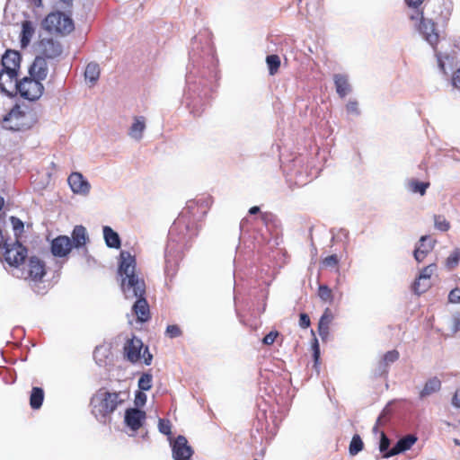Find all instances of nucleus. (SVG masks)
Returning <instances> with one entry per match:
<instances>
[{"mask_svg": "<svg viewBox=\"0 0 460 460\" xmlns=\"http://www.w3.org/2000/svg\"><path fill=\"white\" fill-rule=\"evenodd\" d=\"M119 274L121 278V289L127 299L136 298L133 311L141 323L150 319L148 303L145 298L146 285L143 279L136 273V259L129 252L121 251L119 254Z\"/></svg>", "mask_w": 460, "mask_h": 460, "instance_id": "obj_1", "label": "nucleus"}, {"mask_svg": "<svg viewBox=\"0 0 460 460\" xmlns=\"http://www.w3.org/2000/svg\"><path fill=\"white\" fill-rule=\"evenodd\" d=\"M128 394L126 392H108L105 389L99 390L92 398V411L102 421H105L117 407L121 404Z\"/></svg>", "mask_w": 460, "mask_h": 460, "instance_id": "obj_2", "label": "nucleus"}, {"mask_svg": "<svg viewBox=\"0 0 460 460\" xmlns=\"http://www.w3.org/2000/svg\"><path fill=\"white\" fill-rule=\"evenodd\" d=\"M42 27L50 33L66 36L75 30L72 18L61 12L49 13L42 21Z\"/></svg>", "mask_w": 460, "mask_h": 460, "instance_id": "obj_3", "label": "nucleus"}, {"mask_svg": "<svg viewBox=\"0 0 460 460\" xmlns=\"http://www.w3.org/2000/svg\"><path fill=\"white\" fill-rule=\"evenodd\" d=\"M4 128L9 130L20 131L30 128L31 114L15 105L4 117Z\"/></svg>", "mask_w": 460, "mask_h": 460, "instance_id": "obj_4", "label": "nucleus"}, {"mask_svg": "<svg viewBox=\"0 0 460 460\" xmlns=\"http://www.w3.org/2000/svg\"><path fill=\"white\" fill-rule=\"evenodd\" d=\"M411 20L419 21L417 29L423 36L424 40L433 48L438 42V33L436 31L435 23L431 20L425 19L421 11H414V13L410 15Z\"/></svg>", "mask_w": 460, "mask_h": 460, "instance_id": "obj_5", "label": "nucleus"}, {"mask_svg": "<svg viewBox=\"0 0 460 460\" xmlns=\"http://www.w3.org/2000/svg\"><path fill=\"white\" fill-rule=\"evenodd\" d=\"M44 92V86L41 81L33 77H24L19 82L17 93L29 101H36L40 99Z\"/></svg>", "mask_w": 460, "mask_h": 460, "instance_id": "obj_6", "label": "nucleus"}, {"mask_svg": "<svg viewBox=\"0 0 460 460\" xmlns=\"http://www.w3.org/2000/svg\"><path fill=\"white\" fill-rule=\"evenodd\" d=\"M143 349V342L141 340L132 338L128 341L124 346V352L126 358L132 363L137 362L141 358L144 359L146 365H150L152 362L153 356L148 352L147 348L145 349L143 354L141 350Z\"/></svg>", "mask_w": 460, "mask_h": 460, "instance_id": "obj_7", "label": "nucleus"}, {"mask_svg": "<svg viewBox=\"0 0 460 460\" xmlns=\"http://www.w3.org/2000/svg\"><path fill=\"white\" fill-rule=\"evenodd\" d=\"M4 248V258L10 266L17 267L23 262L27 256V249L19 243H15L12 245L5 243Z\"/></svg>", "mask_w": 460, "mask_h": 460, "instance_id": "obj_8", "label": "nucleus"}, {"mask_svg": "<svg viewBox=\"0 0 460 460\" xmlns=\"http://www.w3.org/2000/svg\"><path fill=\"white\" fill-rule=\"evenodd\" d=\"M39 56L45 59H55L61 56L62 46L53 39H42L38 43Z\"/></svg>", "mask_w": 460, "mask_h": 460, "instance_id": "obj_9", "label": "nucleus"}, {"mask_svg": "<svg viewBox=\"0 0 460 460\" xmlns=\"http://www.w3.org/2000/svg\"><path fill=\"white\" fill-rule=\"evenodd\" d=\"M437 270V265L431 263L423 268L412 285V290L417 295H421L426 292L431 286L430 278Z\"/></svg>", "mask_w": 460, "mask_h": 460, "instance_id": "obj_10", "label": "nucleus"}, {"mask_svg": "<svg viewBox=\"0 0 460 460\" xmlns=\"http://www.w3.org/2000/svg\"><path fill=\"white\" fill-rule=\"evenodd\" d=\"M171 446L173 460H190L193 455V449L184 436L179 435Z\"/></svg>", "mask_w": 460, "mask_h": 460, "instance_id": "obj_11", "label": "nucleus"}, {"mask_svg": "<svg viewBox=\"0 0 460 460\" xmlns=\"http://www.w3.org/2000/svg\"><path fill=\"white\" fill-rule=\"evenodd\" d=\"M18 73L0 71V92L6 96L17 93Z\"/></svg>", "mask_w": 460, "mask_h": 460, "instance_id": "obj_12", "label": "nucleus"}, {"mask_svg": "<svg viewBox=\"0 0 460 460\" xmlns=\"http://www.w3.org/2000/svg\"><path fill=\"white\" fill-rule=\"evenodd\" d=\"M67 182L75 194L86 196L90 192L91 184L81 172H72L67 178Z\"/></svg>", "mask_w": 460, "mask_h": 460, "instance_id": "obj_13", "label": "nucleus"}, {"mask_svg": "<svg viewBox=\"0 0 460 460\" xmlns=\"http://www.w3.org/2000/svg\"><path fill=\"white\" fill-rule=\"evenodd\" d=\"M46 275V266L44 261L37 257L29 259L26 270L25 279L33 282L40 281Z\"/></svg>", "mask_w": 460, "mask_h": 460, "instance_id": "obj_14", "label": "nucleus"}, {"mask_svg": "<svg viewBox=\"0 0 460 460\" xmlns=\"http://www.w3.org/2000/svg\"><path fill=\"white\" fill-rule=\"evenodd\" d=\"M72 249V241L69 237L60 235L51 243V252L56 257H65Z\"/></svg>", "mask_w": 460, "mask_h": 460, "instance_id": "obj_15", "label": "nucleus"}, {"mask_svg": "<svg viewBox=\"0 0 460 460\" xmlns=\"http://www.w3.org/2000/svg\"><path fill=\"white\" fill-rule=\"evenodd\" d=\"M20 61L21 57L19 52L14 50H6L4 55L2 57L1 71L18 73L20 69Z\"/></svg>", "mask_w": 460, "mask_h": 460, "instance_id": "obj_16", "label": "nucleus"}, {"mask_svg": "<svg viewBox=\"0 0 460 460\" xmlns=\"http://www.w3.org/2000/svg\"><path fill=\"white\" fill-rule=\"evenodd\" d=\"M417 437L414 435H407L402 438H400L396 444L390 449V451L384 455V458H389L403 453L411 448V447L416 443Z\"/></svg>", "mask_w": 460, "mask_h": 460, "instance_id": "obj_17", "label": "nucleus"}, {"mask_svg": "<svg viewBox=\"0 0 460 460\" xmlns=\"http://www.w3.org/2000/svg\"><path fill=\"white\" fill-rule=\"evenodd\" d=\"M146 420V412L136 409H128L125 412V423L132 430L136 431L143 425Z\"/></svg>", "mask_w": 460, "mask_h": 460, "instance_id": "obj_18", "label": "nucleus"}, {"mask_svg": "<svg viewBox=\"0 0 460 460\" xmlns=\"http://www.w3.org/2000/svg\"><path fill=\"white\" fill-rule=\"evenodd\" d=\"M49 73L46 59L37 56L30 67V75L31 77L43 81L47 78Z\"/></svg>", "mask_w": 460, "mask_h": 460, "instance_id": "obj_19", "label": "nucleus"}, {"mask_svg": "<svg viewBox=\"0 0 460 460\" xmlns=\"http://www.w3.org/2000/svg\"><path fill=\"white\" fill-rule=\"evenodd\" d=\"M146 118L144 116H136L133 119V123L128 128V135L132 139L140 141L143 138V134L146 130Z\"/></svg>", "mask_w": 460, "mask_h": 460, "instance_id": "obj_20", "label": "nucleus"}, {"mask_svg": "<svg viewBox=\"0 0 460 460\" xmlns=\"http://www.w3.org/2000/svg\"><path fill=\"white\" fill-rule=\"evenodd\" d=\"M400 354L398 350L392 349L384 354L383 358L378 363V374H387L389 366L399 359Z\"/></svg>", "mask_w": 460, "mask_h": 460, "instance_id": "obj_21", "label": "nucleus"}, {"mask_svg": "<svg viewBox=\"0 0 460 460\" xmlns=\"http://www.w3.org/2000/svg\"><path fill=\"white\" fill-rule=\"evenodd\" d=\"M429 236L423 235L420 239V244L415 248L413 252L414 259L417 262H422L427 255L432 251L433 245L429 243H426Z\"/></svg>", "mask_w": 460, "mask_h": 460, "instance_id": "obj_22", "label": "nucleus"}, {"mask_svg": "<svg viewBox=\"0 0 460 460\" xmlns=\"http://www.w3.org/2000/svg\"><path fill=\"white\" fill-rule=\"evenodd\" d=\"M35 34V26L31 21H24L22 23L21 46L26 48Z\"/></svg>", "mask_w": 460, "mask_h": 460, "instance_id": "obj_23", "label": "nucleus"}, {"mask_svg": "<svg viewBox=\"0 0 460 460\" xmlns=\"http://www.w3.org/2000/svg\"><path fill=\"white\" fill-rule=\"evenodd\" d=\"M105 243L110 248L118 249L120 247V238L111 227L105 226L102 228Z\"/></svg>", "mask_w": 460, "mask_h": 460, "instance_id": "obj_24", "label": "nucleus"}, {"mask_svg": "<svg viewBox=\"0 0 460 460\" xmlns=\"http://www.w3.org/2000/svg\"><path fill=\"white\" fill-rule=\"evenodd\" d=\"M333 79L337 93L340 97L344 98L350 92L347 76L338 74L334 75Z\"/></svg>", "mask_w": 460, "mask_h": 460, "instance_id": "obj_25", "label": "nucleus"}, {"mask_svg": "<svg viewBox=\"0 0 460 460\" xmlns=\"http://www.w3.org/2000/svg\"><path fill=\"white\" fill-rule=\"evenodd\" d=\"M101 74L100 66L97 63H89L84 70V79L89 82L91 86L94 85L99 80Z\"/></svg>", "mask_w": 460, "mask_h": 460, "instance_id": "obj_26", "label": "nucleus"}, {"mask_svg": "<svg viewBox=\"0 0 460 460\" xmlns=\"http://www.w3.org/2000/svg\"><path fill=\"white\" fill-rule=\"evenodd\" d=\"M441 388V382L438 377H432L429 379L422 390L420 392V398L423 399L438 391H439Z\"/></svg>", "mask_w": 460, "mask_h": 460, "instance_id": "obj_27", "label": "nucleus"}, {"mask_svg": "<svg viewBox=\"0 0 460 460\" xmlns=\"http://www.w3.org/2000/svg\"><path fill=\"white\" fill-rule=\"evenodd\" d=\"M72 242L76 248L85 245L87 242L86 229L83 226H76L72 233Z\"/></svg>", "mask_w": 460, "mask_h": 460, "instance_id": "obj_28", "label": "nucleus"}, {"mask_svg": "<svg viewBox=\"0 0 460 460\" xmlns=\"http://www.w3.org/2000/svg\"><path fill=\"white\" fill-rule=\"evenodd\" d=\"M44 392L40 387H33L30 396V405L32 409H39L42 405Z\"/></svg>", "mask_w": 460, "mask_h": 460, "instance_id": "obj_29", "label": "nucleus"}, {"mask_svg": "<svg viewBox=\"0 0 460 460\" xmlns=\"http://www.w3.org/2000/svg\"><path fill=\"white\" fill-rule=\"evenodd\" d=\"M429 182H422L417 180H411L408 182V189L412 193H420L423 196L426 193L427 189L429 188Z\"/></svg>", "mask_w": 460, "mask_h": 460, "instance_id": "obj_30", "label": "nucleus"}, {"mask_svg": "<svg viewBox=\"0 0 460 460\" xmlns=\"http://www.w3.org/2000/svg\"><path fill=\"white\" fill-rule=\"evenodd\" d=\"M363 441L359 435L356 434L352 437L349 443V452L350 456H356L363 449Z\"/></svg>", "mask_w": 460, "mask_h": 460, "instance_id": "obj_31", "label": "nucleus"}, {"mask_svg": "<svg viewBox=\"0 0 460 460\" xmlns=\"http://www.w3.org/2000/svg\"><path fill=\"white\" fill-rule=\"evenodd\" d=\"M266 62L268 65L270 75H273L274 74H276L280 66L279 57L277 55H270L266 58Z\"/></svg>", "mask_w": 460, "mask_h": 460, "instance_id": "obj_32", "label": "nucleus"}, {"mask_svg": "<svg viewBox=\"0 0 460 460\" xmlns=\"http://www.w3.org/2000/svg\"><path fill=\"white\" fill-rule=\"evenodd\" d=\"M153 376L149 373L143 374L138 379V388L140 391H149L152 387Z\"/></svg>", "mask_w": 460, "mask_h": 460, "instance_id": "obj_33", "label": "nucleus"}, {"mask_svg": "<svg viewBox=\"0 0 460 460\" xmlns=\"http://www.w3.org/2000/svg\"><path fill=\"white\" fill-rule=\"evenodd\" d=\"M435 228L440 232H447L450 228V223L444 216H434Z\"/></svg>", "mask_w": 460, "mask_h": 460, "instance_id": "obj_34", "label": "nucleus"}, {"mask_svg": "<svg viewBox=\"0 0 460 460\" xmlns=\"http://www.w3.org/2000/svg\"><path fill=\"white\" fill-rule=\"evenodd\" d=\"M460 261V249L456 248L447 258L446 266L448 269L456 268Z\"/></svg>", "mask_w": 460, "mask_h": 460, "instance_id": "obj_35", "label": "nucleus"}, {"mask_svg": "<svg viewBox=\"0 0 460 460\" xmlns=\"http://www.w3.org/2000/svg\"><path fill=\"white\" fill-rule=\"evenodd\" d=\"M390 439L387 438L385 432H380V441H379V451L384 455H386L390 449Z\"/></svg>", "mask_w": 460, "mask_h": 460, "instance_id": "obj_36", "label": "nucleus"}, {"mask_svg": "<svg viewBox=\"0 0 460 460\" xmlns=\"http://www.w3.org/2000/svg\"><path fill=\"white\" fill-rule=\"evenodd\" d=\"M318 296L325 302H331L332 300V290L326 285H321L319 287Z\"/></svg>", "mask_w": 460, "mask_h": 460, "instance_id": "obj_37", "label": "nucleus"}, {"mask_svg": "<svg viewBox=\"0 0 460 460\" xmlns=\"http://www.w3.org/2000/svg\"><path fill=\"white\" fill-rule=\"evenodd\" d=\"M107 357V349L103 346L96 347L93 352V358L96 360L97 364L102 366L104 362L102 358Z\"/></svg>", "mask_w": 460, "mask_h": 460, "instance_id": "obj_38", "label": "nucleus"}, {"mask_svg": "<svg viewBox=\"0 0 460 460\" xmlns=\"http://www.w3.org/2000/svg\"><path fill=\"white\" fill-rule=\"evenodd\" d=\"M171 428H172L171 422L168 420L159 419L158 429L162 434L170 436L172 433Z\"/></svg>", "mask_w": 460, "mask_h": 460, "instance_id": "obj_39", "label": "nucleus"}, {"mask_svg": "<svg viewBox=\"0 0 460 460\" xmlns=\"http://www.w3.org/2000/svg\"><path fill=\"white\" fill-rule=\"evenodd\" d=\"M448 301L452 304H460V288H456L448 294Z\"/></svg>", "mask_w": 460, "mask_h": 460, "instance_id": "obj_40", "label": "nucleus"}, {"mask_svg": "<svg viewBox=\"0 0 460 460\" xmlns=\"http://www.w3.org/2000/svg\"><path fill=\"white\" fill-rule=\"evenodd\" d=\"M451 330L456 333L460 331V313H455L451 319Z\"/></svg>", "mask_w": 460, "mask_h": 460, "instance_id": "obj_41", "label": "nucleus"}, {"mask_svg": "<svg viewBox=\"0 0 460 460\" xmlns=\"http://www.w3.org/2000/svg\"><path fill=\"white\" fill-rule=\"evenodd\" d=\"M166 334L170 338H176L181 334V329L177 325H168L166 328Z\"/></svg>", "mask_w": 460, "mask_h": 460, "instance_id": "obj_42", "label": "nucleus"}, {"mask_svg": "<svg viewBox=\"0 0 460 460\" xmlns=\"http://www.w3.org/2000/svg\"><path fill=\"white\" fill-rule=\"evenodd\" d=\"M332 319V316L330 312V309L327 308L320 318L319 325L329 326Z\"/></svg>", "mask_w": 460, "mask_h": 460, "instance_id": "obj_43", "label": "nucleus"}, {"mask_svg": "<svg viewBox=\"0 0 460 460\" xmlns=\"http://www.w3.org/2000/svg\"><path fill=\"white\" fill-rule=\"evenodd\" d=\"M185 226V220L183 218V217H178L173 225L172 226L171 229H170V235L172 236L174 232H176L179 228H181V226Z\"/></svg>", "mask_w": 460, "mask_h": 460, "instance_id": "obj_44", "label": "nucleus"}, {"mask_svg": "<svg viewBox=\"0 0 460 460\" xmlns=\"http://www.w3.org/2000/svg\"><path fill=\"white\" fill-rule=\"evenodd\" d=\"M279 332L277 331H271L262 340L263 344L265 345H271L276 341V338L278 337Z\"/></svg>", "mask_w": 460, "mask_h": 460, "instance_id": "obj_45", "label": "nucleus"}, {"mask_svg": "<svg viewBox=\"0 0 460 460\" xmlns=\"http://www.w3.org/2000/svg\"><path fill=\"white\" fill-rule=\"evenodd\" d=\"M146 402V394L143 391H138L135 396V404L137 407L145 405Z\"/></svg>", "mask_w": 460, "mask_h": 460, "instance_id": "obj_46", "label": "nucleus"}, {"mask_svg": "<svg viewBox=\"0 0 460 460\" xmlns=\"http://www.w3.org/2000/svg\"><path fill=\"white\" fill-rule=\"evenodd\" d=\"M338 263H339V260H338L337 255H335V254L330 255L323 260V264L326 267H335L338 265Z\"/></svg>", "mask_w": 460, "mask_h": 460, "instance_id": "obj_47", "label": "nucleus"}, {"mask_svg": "<svg viewBox=\"0 0 460 460\" xmlns=\"http://www.w3.org/2000/svg\"><path fill=\"white\" fill-rule=\"evenodd\" d=\"M436 57H437L438 66H439L440 70L443 73H446V65H445L444 58L447 60H449V56H447V55L443 56L440 53H436Z\"/></svg>", "mask_w": 460, "mask_h": 460, "instance_id": "obj_48", "label": "nucleus"}, {"mask_svg": "<svg viewBox=\"0 0 460 460\" xmlns=\"http://www.w3.org/2000/svg\"><path fill=\"white\" fill-rule=\"evenodd\" d=\"M310 318L306 314H301L299 317V326L303 329L309 327Z\"/></svg>", "mask_w": 460, "mask_h": 460, "instance_id": "obj_49", "label": "nucleus"}, {"mask_svg": "<svg viewBox=\"0 0 460 460\" xmlns=\"http://www.w3.org/2000/svg\"><path fill=\"white\" fill-rule=\"evenodd\" d=\"M11 222H12V225H13V227L15 231H22L23 230V223L22 220H20L19 218L15 217H11Z\"/></svg>", "mask_w": 460, "mask_h": 460, "instance_id": "obj_50", "label": "nucleus"}, {"mask_svg": "<svg viewBox=\"0 0 460 460\" xmlns=\"http://www.w3.org/2000/svg\"><path fill=\"white\" fill-rule=\"evenodd\" d=\"M404 1L409 7L415 9V11L419 10V7L424 2V0H404Z\"/></svg>", "mask_w": 460, "mask_h": 460, "instance_id": "obj_51", "label": "nucleus"}, {"mask_svg": "<svg viewBox=\"0 0 460 460\" xmlns=\"http://www.w3.org/2000/svg\"><path fill=\"white\" fill-rule=\"evenodd\" d=\"M347 111L349 113L358 115L359 113L358 108V103L356 102H349L347 104Z\"/></svg>", "mask_w": 460, "mask_h": 460, "instance_id": "obj_52", "label": "nucleus"}, {"mask_svg": "<svg viewBox=\"0 0 460 460\" xmlns=\"http://www.w3.org/2000/svg\"><path fill=\"white\" fill-rule=\"evenodd\" d=\"M452 84L456 88L460 89V69H458L452 77Z\"/></svg>", "mask_w": 460, "mask_h": 460, "instance_id": "obj_53", "label": "nucleus"}, {"mask_svg": "<svg viewBox=\"0 0 460 460\" xmlns=\"http://www.w3.org/2000/svg\"><path fill=\"white\" fill-rule=\"evenodd\" d=\"M452 404L456 408H460V390H456L452 398Z\"/></svg>", "mask_w": 460, "mask_h": 460, "instance_id": "obj_54", "label": "nucleus"}, {"mask_svg": "<svg viewBox=\"0 0 460 460\" xmlns=\"http://www.w3.org/2000/svg\"><path fill=\"white\" fill-rule=\"evenodd\" d=\"M319 335L323 339L326 338L329 334V326L319 325L318 326Z\"/></svg>", "mask_w": 460, "mask_h": 460, "instance_id": "obj_55", "label": "nucleus"}, {"mask_svg": "<svg viewBox=\"0 0 460 460\" xmlns=\"http://www.w3.org/2000/svg\"><path fill=\"white\" fill-rule=\"evenodd\" d=\"M384 414H385V411L377 418L376 425L373 428V432L374 433H377L378 432V426L382 424V418H383Z\"/></svg>", "mask_w": 460, "mask_h": 460, "instance_id": "obj_56", "label": "nucleus"}, {"mask_svg": "<svg viewBox=\"0 0 460 460\" xmlns=\"http://www.w3.org/2000/svg\"><path fill=\"white\" fill-rule=\"evenodd\" d=\"M319 355H320V351H319L318 343L316 341L314 346V357L315 361L318 360Z\"/></svg>", "mask_w": 460, "mask_h": 460, "instance_id": "obj_57", "label": "nucleus"}, {"mask_svg": "<svg viewBox=\"0 0 460 460\" xmlns=\"http://www.w3.org/2000/svg\"><path fill=\"white\" fill-rule=\"evenodd\" d=\"M260 211V208L259 207H252L250 209H249V213L251 215H255L257 214L258 212Z\"/></svg>", "mask_w": 460, "mask_h": 460, "instance_id": "obj_58", "label": "nucleus"}, {"mask_svg": "<svg viewBox=\"0 0 460 460\" xmlns=\"http://www.w3.org/2000/svg\"><path fill=\"white\" fill-rule=\"evenodd\" d=\"M33 3L36 6H40L42 4V0H33Z\"/></svg>", "mask_w": 460, "mask_h": 460, "instance_id": "obj_59", "label": "nucleus"}, {"mask_svg": "<svg viewBox=\"0 0 460 460\" xmlns=\"http://www.w3.org/2000/svg\"><path fill=\"white\" fill-rule=\"evenodd\" d=\"M4 206V199L2 197H0V210L2 209Z\"/></svg>", "mask_w": 460, "mask_h": 460, "instance_id": "obj_60", "label": "nucleus"}, {"mask_svg": "<svg viewBox=\"0 0 460 460\" xmlns=\"http://www.w3.org/2000/svg\"><path fill=\"white\" fill-rule=\"evenodd\" d=\"M62 1L65 3H68V2H71L72 0H62Z\"/></svg>", "mask_w": 460, "mask_h": 460, "instance_id": "obj_61", "label": "nucleus"}]
</instances>
